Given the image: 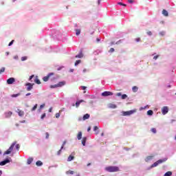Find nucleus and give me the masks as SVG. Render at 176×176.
<instances>
[{
  "instance_id": "1",
  "label": "nucleus",
  "mask_w": 176,
  "mask_h": 176,
  "mask_svg": "<svg viewBox=\"0 0 176 176\" xmlns=\"http://www.w3.org/2000/svg\"><path fill=\"white\" fill-rule=\"evenodd\" d=\"M106 171L108 173H117L119 171V167L118 166H107L105 168Z\"/></svg>"
},
{
  "instance_id": "2",
  "label": "nucleus",
  "mask_w": 176,
  "mask_h": 176,
  "mask_svg": "<svg viewBox=\"0 0 176 176\" xmlns=\"http://www.w3.org/2000/svg\"><path fill=\"white\" fill-rule=\"evenodd\" d=\"M167 160V159H164V160H159L157 162H155L154 164H153L151 165V168H153V167H157V166H159V164H162V163H164V162H166Z\"/></svg>"
},
{
  "instance_id": "3",
  "label": "nucleus",
  "mask_w": 176,
  "mask_h": 176,
  "mask_svg": "<svg viewBox=\"0 0 176 176\" xmlns=\"http://www.w3.org/2000/svg\"><path fill=\"white\" fill-rule=\"evenodd\" d=\"M14 145H16V142H13L12 145L10 146V148L4 152L3 155H10V153H12V151H13V148H14Z\"/></svg>"
},
{
  "instance_id": "4",
  "label": "nucleus",
  "mask_w": 176,
  "mask_h": 176,
  "mask_svg": "<svg viewBox=\"0 0 176 176\" xmlns=\"http://www.w3.org/2000/svg\"><path fill=\"white\" fill-rule=\"evenodd\" d=\"M137 112V110H131L128 111H124L123 116H130V115H133V113H135Z\"/></svg>"
},
{
  "instance_id": "5",
  "label": "nucleus",
  "mask_w": 176,
  "mask_h": 176,
  "mask_svg": "<svg viewBox=\"0 0 176 176\" xmlns=\"http://www.w3.org/2000/svg\"><path fill=\"white\" fill-rule=\"evenodd\" d=\"M53 75H54V73H50V74H48L47 76H46L43 78V80L44 82H47V80H49V79L50 78V76H53Z\"/></svg>"
},
{
  "instance_id": "6",
  "label": "nucleus",
  "mask_w": 176,
  "mask_h": 176,
  "mask_svg": "<svg viewBox=\"0 0 176 176\" xmlns=\"http://www.w3.org/2000/svg\"><path fill=\"white\" fill-rule=\"evenodd\" d=\"M102 96L103 97H108V96H113V93H112L111 91H106L102 93Z\"/></svg>"
},
{
  "instance_id": "7",
  "label": "nucleus",
  "mask_w": 176,
  "mask_h": 176,
  "mask_svg": "<svg viewBox=\"0 0 176 176\" xmlns=\"http://www.w3.org/2000/svg\"><path fill=\"white\" fill-rule=\"evenodd\" d=\"M26 86H28L27 91H31V90H32V88L34 87V84L28 82L26 84Z\"/></svg>"
},
{
  "instance_id": "8",
  "label": "nucleus",
  "mask_w": 176,
  "mask_h": 176,
  "mask_svg": "<svg viewBox=\"0 0 176 176\" xmlns=\"http://www.w3.org/2000/svg\"><path fill=\"white\" fill-rule=\"evenodd\" d=\"M15 79L14 78H10L7 80V83L8 85H13V83H14L15 82Z\"/></svg>"
},
{
  "instance_id": "9",
  "label": "nucleus",
  "mask_w": 176,
  "mask_h": 176,
  "mask_svg": "<svg viewBox=\"0 0 176 176\" xmlns=\"http://www.w3.org/2000/svg\"><path fill=\"white\" fill-rule=\"evenodd\" d=\"M162 114L163 115H166V113H168V107H164L162 109Z\"/></svg>"
},
{
  "instance_id": "10",
  "label": "nucleus",
  "mask_w": 176,
  "mask_h": 176,
  "mask_svg": "<svg viewBox=\"0 0 176 176\" xmlns=\"http://www.w3.org/2000/svg\"><path fill=\"white\" fill-rule=\"evenodd\" d=\"M8 163H10V160H5L4 161L0 162V166H5V164H8Z\"/></svg>"
},
{
  "instance_id": "11",
  "label": "nucleus",
  "mask_w": 176,
  "mask_h": 176,
  "mask_svg": "<svg viewBox=\"0 0 176 176\" xmlns=\"http://www.w3.org/2000/svg\"><path fill=\"white\" fill-rule=\"evenodd\" d=\"M12 114L13 113L12 111L6 112L4 113L5 118H10V116H12Z\"/></svg>"
},
{
  "instance_id": "12",
  "label": "nucleus",
  "mask_w": 176,
  "mask_h": 176,
  "mask_svg": "<svg viewBox=\"0 0 176 176\" xmlns=\"http://www.w3.org/2000/svg\"><path fill=\"white\" fill-rule=\"evenodd\" d=\"M34 82L35 83H36V85H41V80H39V78H38V76H36L34 77Z\"/></svg>"
},
{
  "instance_id": "13",
  "label": "nucleus",
  "mask_w": 176,
  "mask_h": 176,
  "mask_svg": "<svg viewBox=\"0 0 176 176\" xmlns=\"http://www.w3.org/2000/svg\"><path fill=\"white\" fill-rule=\"evenodd\" d=\"M16 112H17L19 116H24V111L20 110L19 109H18L16 110Z\"/></svg>"
},
{
  "instance_id": "14",
  "label": "nucleus",
  "mask_w": 176,
  "mask_h": 176,
  "mask_svg": "<svg viewBox=\"0 0 176 176\" xmlns=\"http://www.w3.org/2000/svg\"><path fill=\"white\" fill-rule=\"evenodd\" d=\"M82 102H85V100H80L77 101V102H76V108H79V105H80V104H82Z\"/></svg>"
},
{
  "instance_id": "15",
  "label": "nucleus",
  "mask_w": 176,
  "mask_h": 176,
  "mask_svg": "<svg viewBox=\"0 0 176 176\" xmlns=\"http://www.w3.org/2000/svg\"><path fill=\"white\" fill-rule=\"evenodd\" d=\"M58 87H63V86H65V81L59 82L58 84Z\"/></svg>"
},
{
  "instance_id": "16",
  "label": "nucleus",
  "mask_w": 176,
  "mask_h": 176,
  "mask_svg": "<svg viewBox=\"0 0 176 176\" xmlns=\"http://www.w3.org/2000/svg\"><path fill=\"white\" fill-rule=\"evenodd\" d=\"M90 118V114L86 113L82 117V120H87V119H89Z\"/></svg>"
},
{
  "instance_id": "17",
  "label": "nucleus",
  "mask_w": 176,
  "mask_h": 176,
  "mask_svg": "<svg viewBox=\"0 0 176 176\" xmlns=\"http://www.w3.org/2000/svg\"><path fill=\"white\" fill-rule=\"evenodd\" d=\"M83 53L80 52L78 55L76 56V58H82Z\"/></svg>"
},
{
  "instance_id": "18",
  "label": "nucleus",
  "mask_w": 176,
  "mask_h": 176,
  "mask_svg": "<svg viewBox=\"0 0 176 176\" xmlns=\"http://www.w3.org/2000/svg\"><path fill=\"white\" fill-rule=\"evenodd\" d=\"M75 159L74 155H69L67 158V162H72Z\"/></svg>"
},
{
  "instance_id": "19",
  "label": "nucleus",
  "mask_w": 176,
  "mask_h": 176,
  "mask_svg": "<svg viewBox=\"0 0 176 176\" xmlns=\"http://www.w3.org/2000/svg\"><path fill=\"white\" fill-rule=\"evenodd\" d=\"M152 159H153V156H147L146 158H145V162H149V160H152Z\"/></svg>"
},
{
  "instance_id": "20",
  "label": "nucleus",
  "mask_w": 176,
  "mask_h": 176,
  "mask_svg": "<svg viewBox=\"0 0 176 176\" xmlns=\"http://www.w3.org/2000/svg\"><path fill=\"white\" fill-rule=\"evenodd\" d=\"M87 140V138L86 137L83 138L82 140V144L83 145V146H85L86 145V141Z\"/></svg>"
},
{
  "instance_id": "21",
  "label": "nucleus",
  "mask_w": 176,
  "mask_h": 176,
  "mask_svg": "<svg viewBox=\"0 0 176 176\" xmlns=\"http://www.w3.org/2000/svg\"><path fill=\"white\" fill-rule=\"evenodd\" d=\"M162 14H164V16L167 17L168 16V12H167V10H162Z\"/></svg>"
},
{
  "instance_id": "22",
  "label": "nucleus",
  "mask_w": 176,
  "mask_h": 176,
  "mask_svg": "<svg viewBox=\"0 0 176 176\" xmlns=\"http://www.w3.org/2000/svg\"><path fill=\"white\" fill-rule=\"evenodd\" d=\"M132 90H133V93H137V91H138V87H137V86L133 87Z\"/></svg>"
},
{
  "instance_id": "23",
  "label": "nucleus",
  "mask_w": 176,
  "mask_h": 176,
  "mask_svg": "<svg viewBox=\"0 0 176 176\" xmlns=\"http://www.w3.org/2000/svg\"><path fill=\"white\" fill-rule=\"evenodd\" d=\"M36 166H43V163L41 161H37V162H36Z\"/></svg>"
},
{
  "instance_id": "24",
  "label": "nucleus",
  "mask_w": 176,
  "mask_h": 176,
  "mask_svg": "<svg viewBox=\"0 0 176 176\" xmlns=\"http://www.w3.org/2000/svg\"><path fill=\"white\" fill-rule=\"evenodd\" d=\"M78 140H82V132H79L77 135Z\"/></svg>"
},
{
  "instance_id": "25",
  "label": "nucleus",
  "mask_w": 176,
  "mask_h": 176,
  "mask_svg": "<svg viewBox=\"0 0 176 176\" xmlns=\"http://www.w3.org/2000/svg\"><path fill=\"white\" fill-rule=\"evenodd\" d=\"M171 175H173V173L171 171H168L164 175V176H171Z\"/></svg>"
},
{
  "instance_id": "26",
  "label": "nucleus",
  "mask_w": 176,
  "mask_h": 176,
  "mask_svg": "<svg viewBox=\"0 0 176 176\" xmlns=\"http://www.w3.org/2000/svg\"><path fill=\"white\" fill-rule=\"evenodd\" d=\"M147 115H148L149 116H152V115H153V111L152 110H148L147 111Z\"/></svg>"
},
{
  "instance_id": "27",
  "label": "nucleus",
  "mask_w": 176,
  "mask_h": 176,
  "mask_svg": "<svg viewBox=\"0 0 176 176\" xmlns=\"http://www.w3.org/2000/svg\"><path fill=\"white\" fill-rule=\"evenodd\" d=\"M80 63H82V60H76L74 63L75 67H76V65H79V64H80Z\"/></svg>"
},
{
  "instance_id": "28",
  "label": "nucleus",
  "mask_w": 176,
  "mask_h": 176,
  "mask_svg": "<svg viewBox=\"0 0 176 176\" xmlns=\"http://www.w3.org/2000/svg\"><path fill=\"white\" fill-rule=\"evenodd\" d=\"M109 107V108H112L113 109H115V108H116V105L113 104H110Z\"/></svg>"
},
{
  "instance_id": "29",
  "label": "nucleus",
  "mask_w": 176,
  "mask_h": 176,
  "mask_svg": "<svg viewBox=\"0 0 176 176\" xmlns=\"http://www.w3.org/2000/svg\"><path fill=\"white\" fill-rule=\"evenodd\" d=\"M19 96H21V94H12L11 95V97H12V98H14L16 97H19Z\"/></svg>"
},
{
  "instance_id": "30",
  "label": "nucleus",
  "mask_w": 176,
  "mask_h": 176,
  "mask_svg": "<svg viewBox=\"0 0 176 176\" xmlns=\"http://www.w3.org/2000/svg\"><path fill=\"white\" fill-rule=\"evenodd\" d=\"M58 87V86L57 85V84L54 85H50V89H56Z\"/></svg>"
},
{
  "instance_id": "31",
  "label": "nucleus",
  "mask_w": 176,
  "mask_h": 176,
  "mask_svg": "<svg viewBox=\"0 0 176 176\" xmlns=\"http://www.w3.org/2000/svg\"><path fill=\"white\" fill-rule=\"evenodd\" d=\"M76 35L78 36V35H80V30H76Z\"/></svg>"
},
{
  "instance_id": "32",
  "label": "nucleus",
  "mask_w": 176,
  "mask_h": 176,
  "mask_svg": "<svg viewBox=\"0 0 176 176\" xmlns=\"http://www.w3.org/2000/svg\"><path fill=\"white\" fill-rule=\"evenodd\" d=\"M28 57L27 56H22L21 57V61H25L26 60H28Z\"/></svg>"
},
{
  "instance_id": "33",
  "label": "nucleus",
  "mask_w": 176,
  "mask_h": 176,
  "mask_svg": "<svg viewBox=\"0 0 176 176\" xmlns=\"http://www.w3.org/2000/svg\"><path fill=\"white\" fill-rule=\"evenodd\" d=\"M38 108V104H36L32 109V111H35V109H36Z\"/></svg>"
},
{
  "instance_id": "34",
  "label": "nucleus",
  "mask_w": 176,
  "mask_h": 176,
  "mask_svg": "<svg viewBox=\"0 0 176 176\" xmlns=\"http://www.w3.org/2000/svg\"><path fill=\"white\" fill-rule=\"evenodd\" d=\"M32 163V158H30L28 160V164H31Z\"/></svg>"
},
{
  "instance_id": "35",
  "label": "nucleus",
  "mask_w": 176,
  "mask_h": 176,
  "mask_svg": "<svg viewBox=\"0 0 176 176\" xmlns=\"http://www.w3.org/2000/svg\"><path fill=\"white\" fill-rule=\"evenodd\" d=\"M126 98H127V95H126V94L122 95V100H126Z\"/></svg>"
},
{
  "instance_id": "36",
  "label": "nucleus",
  "mask_w": 176,
  "mask_h": 176,
  "mask_svg": "<svg viewBox=\"0 0 176 176\" xmlns=\"http://www.w3.org/2000/svg\"><path fill=\"white\" fill-rule=\"evenodd\" d=\"M151 131H152V133H153L154 134H156V128H152V129H151Z\"/></svg>"
},
{
  "instance_id": "37",
  "label": "nucleus",
  "mask_w": 176,
  "mask_h": 176,
  "mask_svg": "<svg viewBox=\"0 0 176 176\" xmlns=\"http://www.w3.org/2000/svg\"><path fill=\"white\" fill-rule=\"evenodd\" d=\"M66 174H74V170H68L66 172Z\"/></svg>"
},
{
  "instance_id": "38",
  "label": "nucleus",
  "mask_w": 176,
  "mask_h": 176,
  "mask_svg": "<svg viewBox=\"0 0 176 176\" xmlns=\"http://www.w3.org/2000/svg\"><path fill=\"white\" fill-rule=\"evenodd\" d=\"M45 118H46V113H44L43 114H42L41 119H45Z\"/></svg>"
},
{
  "instance_id": "39",
  "label": "nucleus",
  "mask_w": 176,
  "mask_h": 176,
  "mask_svg": "<svg viewBox=\"0 0 176 176\" xmlns=\"http://www.w3.org/2000/svg\"><path fill=\"white\" fill-rule=\"evenodd\" d=\"M2 72H5V67H2V68L0 69V75H1V74H2Z\"/></svg>"
},
{
  "instance_id": "40",
  "label": "nucleus",
  "mask_w": 176,
  "mask_h": 176,
  "mask_svg": "<svg viewBox=\"0 0 176 176\" xmlns=\"http://www.w3.org/2000/svg\"><path fill=\"white\" fill-rule=\"evenodd\" d=\"M146 34H147V35H148L149 36H151V35H152V32H151V31H147V32H146Z\"/></svg>"
},
{
  "instance_id": "41",
  "label": "nucleus",
  "mask_w": 176,
  "mask_h": 176,
  "mask_svg": "<svg viewBox=\"0 0 176 176\" xmlns=\"http://www.w3.org/2000/svg\"><path fill=\"white\" fill-rule=\"evenodd\" d=\"M55 116H56V118L57 119H58V118H60V113H56L55 114Z\"/></svg>"
},
{
  "instance_id": "42",
  "label": "nucleus",
  "mask_w": 176,
  "mask_h": 176,
  "mask_svg": "<svg viewBox=\"0 0 176 176\" xmlns=\"http://www.w3.org/2000/svg\"><path fill=\"white\" fill-rule=\"evenodd\" d=\"M61 151H63V149H61V148H60V149L57 152L58 155H61Z\"/></svg>"
},
{
  "instance_id": "43",
  "label": "nucleus",
  "mask_w": 176,
  "mask_h": 176,
  "mask_svg": "<svg viewBox=\"0 0 176 176\" xmlns=\"http://www.w3.org/2000/svg\"><path fill=\"white\" fill-rule=\"evenodd\" d=\"M97 130H98V126H95L94 127V131H97Z\"/></svg>"
},
{
  "instance_id": "44",
  "label": "nucleus",
  "mask_w": 176,
  "mask_h": 176,
  "mask_svg": "<svg viewBox=\"0 0 176 176\" xmlns=\"http://www.w3.org/2000/svg\"><path fill=\"white\" fill-rule=\"evenodd\" d=\"M49 133L46 132L45 133V138L47 140V138H49Z\"/></svg>"
},
{
  "instance_id": "45",
  "label": "nucleus",
  "mask_w": 176,
  "mask_h": 176,
  "mask_svg": "<svg viewBox=\"0 0 176 176\" xmlns=\"http://www.w3.org/2000/svg\"><path fill=\"white\" fill-rule=\"evenodd\" d=\"M13 42H14V40H12L11 42H10L8 46H12L13 45Z\"/></svg>"
},
{
  "instance_id": "46",
  "label": "nucleus",
  "mask_w": 176,
  "mask_h": 176,
  "mask_svg": "<svg viewBox=\"0 0 176 176\" xmlns=\"http://www.w3.org/2000/svg\"><path fill=\"white\" fill-rule=\"evenodd\" d=\"M113 52H115V49L111 48V49L109 50V52H110V53H113Z\"/></svg>"
},
{
  "instance_id": "47",
  "label": "nucleus",
  "mask_w": 176,
  "mask_h": 176,
  "mask_svg": "<svg viewBox=\"0 0 176 176\" xmlns=\"http://www.w3.org/2000/svg\"><path fill=\"white\" fill-rule=\"evenodd\" d=\"M16 148L17 151H19V149H20V144H16Z\"/></svg>"
},
{
  "instance_id": "48",
  "label": "nucleus",
  "mask_w": 176,
  "mask_h": 176,
  "mask_svg": "<svg viewBox=\"0 0 176 176\" xmlns=\"http://www.w3.org/2000/svg\"><path fill=\"white\" fill-rule=\"evenodd\" d=\"M157 58H159V55L155 56L153 57V59H154V60H157Z\"/></svg>"
},
{
  "instance_id": "49",
  "label": "nucleus",
  "mask_w": 176,
  "mask_h": 176,
  "mask_svg": "<svg viewBox=\"0 0 176 176\" xmlns=\"http://www.w3.org/2000/svg\"><path fill=\"white\" fill-rule=\"evenodd\" d=\"M117 97H120L122 96V93L119 92L116 94Z\"/></svg>"
},
{
  "instance_id": "50",
  "label": "nucleus",
  "mask_w": 176,
  "mask_h": 176,
  "mask_svg": "<svg viewBox=\"0 0 176 176\" xmlns=\"http://www.w3.org/2000/svg\"><path fill=\"white\" fill-rule=\"evenodd\" d=\"M34 75H32L30 76L29 80H32V78H34Z\"/></svg>"
},
{
  "instance_id": "51",
  "label": "nucleus",
  "mask_w": 176,
  "mask_h": 176,
  "mask_svg": "<svg viewBox=\"0 0 176 176\" xmlns=\"http://www.w3.org/2000/svg\"><path fill=\"white\" fill-rule=\"evenodd\" d=\"M129 3H133L134 0H128Z\"/></svg>"
},
{
  "instance_id": "52",
  "label": "nucleus",
  "mask_w": 176,
  "mask_h": 176,
  "mask_svg": "<svg viewBox=\"0 0 176 176\" xmlns=\"http://www.w3.org/2000/svg\"><path fill=\"white\" fill-rule=\"evenodd\" d=\"M42 108H45V104H43L40 106V109H42Z\"/></svg>"
},
{
  "instance_id": "53",
  "label": "nucleus",
  "mask_w": 176,
  "mask_h": 176,
  "mask_svg": "<svg viewBox=\"0 0 176 176\" xmlns=\"http://www.w3.org/2000/svg\"><path fill=\"white\" fill-rule=\"evenodd\" d=\"M118 5H121L122 6H126V4L122 3H118Z\"/></svg>"
},
{
  "instance_id": "54",
  "label": "nucleus",
  "mask_w": 176,
  "mask_h": 176,
  "mask_svg": "<svg viewBox=\"0 0 176 176\" xmlns=\"http://www.w3.org/2000/svg\"><path fill=\"white\" fill-rule=\"evenodd\" d=\"M136 42H140V41H141L140 38H135Z\"/></svg>"
},
{
  "instance_id": "55",
  "label": "nucleus",
  "mask_w": 176,
  "mask_h": 176,
  "mask_svg": "<svg viewBox=\"0 0 176 176\" xmlns=\"http://www.w3.org/2000/svg\"><path fill=\"white\" fill-rule=\"evenodd\" d=\"M65 145V142H63L62 146L60 147L61 149H63L64 148V146Z\"/></svg>"
},
{
  "instance_id": "56",
  "label": "nucleus",
  "mask_w": 176,
  "mask_h": 176,
  "mask_svg": "<svg viewBox=\"0 0 176 176\" xmlns=\"http://www.w3.org/2000/svg\"><path fill=\"white\" fill-rule=\"evenodd\" d=\"M122 43V40H120L116 42V45H119V43Z\"/></svg>"
},
{
  "instance_id": "57",
  "label": "nucleus",
  "mask_w": 176,
  "mask_h": 176,
  "mask_svg": "<svg viewBox=\"0 0 176 176\" xmlns=\"http://www.w3.org/2000/svg\"><path fill=\"white\" fill-rule=\"evenodd\" d=\"M48 111L49 112H52V111H53V107H50Z\"/></svg>"
},
{
  "instance_id": "58",
  "label": "nucleus",
  "mask_w": 176,
  "mask_h": 176,
  "mask_svg": "<svg viewBox=\"0 0 176 176\" xmlns=\"http://www.w3.org/2000/svg\"><path fill=\"white\" fill-rule=\"evenodd\" d=\"M90 130H91V126L88 127L87 131H90Z\"/></svg>"
},
{
  "instance_id": "59",
  "label": "nucleus",
  "mask_w": 176,
  "mask_h": 176,
  "mask_svg": "<svg viewBox=\"0 0 176 176\" xmlns=\"http://www.w3.org/2000/svg\"><path fill=\"white\" fill-rule=\"evenodd\" d=\"M14 58H15V60H18V59H19V56H15L14 57Z\"/></svg>"
},
{
  "instance_id": "60",
  "label": "nucleus",
  "mask_w": 176,
  "mask_h": 176,
  "mask_svg": "<svg viewBox=\"0 0 176 176\" xmlns=\"http://www.w3.org/2000/svg\"><path fill=\"white\" fill-rule=\"evenodd\" d=\"M28 96H31V93L26 94V97H28Z\"/></svg>"
},
{
  "instance_id": "61",
  "label": "nucleus",
  "mask_w": 176,
  "mask_h": 176,
  "mask_svg": "<svg viewBox=\"0 0 176 176\" xmlns=\"http://www.w3.org/2000/svg\"><path fill=\"white\" fill-rule=\"evenodd\" d=\"M82 87V90H85V89H86V87H85V86H82V87Z\"/></svg>"
},
{
  "instance_id": "62",
  "label": "nucleus",
  "mask_w": 176,
  "mask_h": 176,
  "mask_svg": "<svg viewBox=\"0 0 176 176\" xmlns=\"http://www.w3.org/2000/svg\"><path fill=\"white\" fill-rule=\"evenodd\" d=\"M86 71H87V69H84L82 70V72H86Z\"/></svg>"
},
{
  "instance_id": "63",
  "label": "nucleus",
  "mask_w": 176,
  "mask_h": 176,
  "mask_svg": "<svg viewBox=\"0 0 176 176\" xmlns=\"http://www.w3.org/2000/svg\"><path fill=\"white\" fill-rule=\"evenodd\" d=\"M101 2V0H98V5H100V3Z\"/></svg>"
},
{
  "instance_id": "64",
  "label": "nucleus",
  "mask_w": 176,
  "mask_h": 176,
  "mask_svg": "<svg viewBox=\"0 0 176 176\" xmlns=\"http://www.w3.org/2000/svg\"><path fill=\"white\" fill-rule=\"evenodd\" d=\"M91 163H89L88 164H87V166H91Z\"/></svg>"
}]
</instances>
